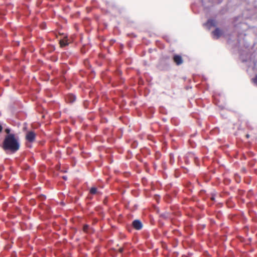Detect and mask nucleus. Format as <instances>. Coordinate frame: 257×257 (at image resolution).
Here are the masks:
<instances>
[{
    "instance_id": "obj_22",
    "label": "nucleus",
    "mask_w": 257,
    "mask_h": 257,
    "mask_svg": "<svg viewBox=\"0 0 257 257\" xmlns=\"http://www.w3.org/2000/svg\"><path fill=\"white\" fill-rule=\"evenodd\" d=\"M45 25H44V26H43L42 28H43V29H45Z\"/></svg>"
},
{
    "instance_id": "obj_19",
    "label": "nucleus",
    "mask_w": 257,
    "mask_h": 257,
    "mask_svg": "<svg viewBox=\"0 0 257 257\" xmlns=\"http://www.w3.org/2000/svg\"><path fill=\"white\" fill-rule=\"evenodd\" d=\"M211 199L212 200H214V197H212L211 198Z\"/></svg>"
},
{
    "instance_id": "obj_17",
    "label": "nucleus",
    "mask_w": 257,
    "mask_h": 257,
    "mask_svg": "<svg viewBox=\"0 0 257 257\" xmlns=\"http://www.w3.org/2000/svg\"><path fill=\"white\" fill-rule=\"evenodd\" d=\"M61 79L62 80H65L66 79L64 76H62Z\"/></svg>"
},
{
    "instance_id": "obj_4",
    "label": "nucleus",
    "mask_w": 257,
    "mask_h": 257,
    "mask_svg": "<svg viewBox=\"0 0 257 257\" xmlns=\"http://www.w3.org/2000/svg\"><path fill=\"white\" fill-rule=\"evenodd\" d=\"M132 227L136 230H140L143 227V224L140 220L136 219L132 222L131 226L128 227V229L130 230L129 228Z\"/></svg>"
},
{
    "instance_id": "obj_13",
    "label": "nucleus",
    "mask_w": 257,
    "mask_h": 257,
    "mask_svg": "<svg viewBox=\"0 0 257 257\" xmlns=\"http://www.w3.org/2000/svg\"><path fill=\"white\" fill-rule=\"evenodd\" d=\"M137 146H138V143H137V142H134L132 144V147H133V148H137Z\"/></svg>"
},
{
    "instance_id": "obj_9",
    "label": "nucleus",
    "mask_w": 257,
    "mask_h": 257,
    "mask_svg": "<svg viewBox=\"0 0 257 257\" xmlns=\"http://www.w3.org/2000/svg\"><path fill=\"white\" fill-rule=\"evenodd\" d=\"M206 25L210 27L216 26V21L214 20L209 19L207 21Z\"/></svg>"
},
{
    "instance_id": "obj_23",
    "label": "nucleus",
    "mask_w": 257,
    "mask_h": 257,
    "mask_svg": "<svg viewBox=\"0 0 257 257\" xmlns=\"http://www.w3.org/2000/svg\"><path fill=\"white\" fill-rule=\"evenodd\" d=\"M249 135H246V137L247 138H249Z\"/></svg>"
},
{
    "instance_id": "obj_1",
    "label": "nucleus",
    "mask_w": 257,
    "mask_h": 257,
    "mask_svg": "<svg viewBox=\"0 0 257 257\" xmlns=\"http://www.w3.org/2000/svg\"><path fill=\"white\" fill-rule=\"evenodd\" d=\"M20 148V144L16 139L14 134L7 135L3 141V148L5 150L10 151L12 153H15Z\"/></svg>"
},
{
    "instance_id": "obj_8",
    "label": "nucleus",
    "mask_w": 257,
    "mask_h": 257,
    "mask_svg": "<svg viewBox=\"0 0 257 257\" xmlns=\"http://www.w3.org/2000/svg\"><path fill=\"white\" fill-rule=\"evenodd\" d=\"M75 96L72 94H69L66 97V100L69 103H73L75 101Z\"/></svg>"
},
{
    "instance_id": "obj_14",
    "label": "nucleus",
    "mask_w": 257,
    "mask_h": 257,
    "mask_svg": "<svg viewBox=\"0 0 257 257\" xmlns=\"http://www.w3.org/2000/svg\"><path fill=\"white\" fill-rule=\"evenodd\" d=\"M253 82L257 86V76L252 79Z\"/></svg>"
},
{
    "instance_id": "obj_11",
    "label": "nucleus",
    "mask_w": 257,
    "mask_h": 257,
    "mask_svg": "<svg viewBox=\"0 0 257 257\" xmlns=\"http://www.w3.org/2000/svg\"><path fill=\"white\" fill-rule=\"evenodd\" d=\"M90 193L91 194H97L99 192L97 190V188L96 187H92L90 190Z\"/></svg>"
},
{
    "instance_id": "obj_7",
    "label": "nucleus",
    "mask_w": 257,
    "mask_h": 257,
    "mask_svg": "<svg viewBox=\"0 0 257 257\" xmlns=\"http://www.w3.org/2000/svg\"><path fill=\"white\" fill-rule=\"evenodd\" d=\"M212 33L214 37H215L216 39H218L222 35L223 32L219 28H216Z\"/></svg>"
},
{
    "instance_id": "obj_12",
    "label": "nucleus",
    "mask_w": 257,
    "mask_h": 257,
    "mask_svg": "<svg viewBox=\"0 0 257 257\" xmlns=\"http://www.w3.org/2000/svg\"><path fill=\"white\" fill-rule=\"evenodd\" d=\"M160 216L164 219H167L169 218V214L168 213H162Z\"/></svg>"
},
{
    "instance_id": "obj_5",
    "label": "nucleus",
    "mask_w": 257,
    "mask_h": 257,
    "mask_svg": "<svg viewBox=\"0 0 257 257\" xmlns=\"http://www.w3.org/2000/svg\"><path fill=\"white\" fill-rule=\"evenodd\" d=\"M35 137L36 134L32 131L28 132L26 136V140L30 143L34 141Z\"/></svg>"
},
{
    "instance_id": "obj_25",
    "label": "nucleus",
    "mask_w": 257,
    "mask_h": 257,
    "mask_svg": "<svg viewBox=\"0 0 257 257\" xmlns=\"http://www.w3.org/2000/svg\"><path fill=\"white\" fill-rule=\"evenodd\" d=\"M88 198H89L90 199H91V197H88Z\"/></svg>"
},
{
    "instance_id": "obj_2",
    "label": "nucleus",
    "mask_w": 257,
    "mask_h": 257,
    "mask_svg": "<svg viewBox=\"0 0 257 257\" xmlns=\"http://www.w3.org/2000/svg\"><path fill=\"white\" fill-rule=\"evenodd\" d=\"M170 58L168 56H163L160 59L159 65V69L162 70H167L170 68Z\"/></svg>"
},
{
    "instance_id": "obj_24",
    "label": "nucleus",
    "mask_w": 257,
    "mask_h": 257,
    "mask_svg": "<svg viewBox=\"0 0 257 257\" xmlns=\"http://www.w3.org/2000/svg\"><path fill=\"white\" fill-rule=\"evenodd\" d=\"M122 250H123V249H122V248H120V252H122Z\"/></svg>"
},
{
    "instance_id": "obj_3",
    "label": "nucleus",
    "mask_w": 257,
    "mask_h": 257,
    "mask_svg": "<svg viewBox=\"0 0 257 257\" xmlns=\"http://www.w3.org/2000/svg\"><path fill=\"white\" fill-rule=\"evenodd\" d=\"M173 62L176 65L179 66L183 63V59L181 56L178 54H173L172 57Z\"/></svg>"
},
{
    "instance_id": "obj_16",
    "label": "nucleus",
    "mask_w": 257,
    "mask_h": 257,
    "mask_svg": "<svg viewBox=\"0 0 257 257\" xmlns=\"http://www.w3.org/2000/svg\"><path fill=\"white\" fill-rule=\"evenodd\" d=\"M173 156L172 155H170V159H171V160L172 161V160H173Z\"/></svg>"
},
{
    "instance_id": "obj_20",
    "label": "nucleus",
    "mask_w": 257,
    "mask_h": 257,
    "mask_svg": "<svg viewBox=\"0 0 257 257\" xmlns=\"http://www.w3.org/2000/svg\"><path fill=\"white\" fill-rule=\"evenodd\" d=\"M66 71H63V74H65V73H66Z\"/></svg>"
},
{
    "instance_id": "obj_18",
    "label": "nucleus",
    "mask_w": 257,
    "mask_h": 257,
    "mask_svg": "<svg viewBox=\"0 0 257 257\" xmlns=\"http://www.w3.org/2000/svg\"><path fill=\"white\" fill-rule=\"evenodd\" d=\"M63 178L64 180H66L67 179V177H66V176H63Z\"/></svg>"
},
{
    "instance_id": "obj_6",
    "label": "nucleus",
    "mask_w": 257,
    "mask_h": 257,
    "mask_svg": "<svg viewBox=\"0 0 257 257\" xmlns=\"http://www.w3.org/2000/svg\"><path fill=\"white\" fill-rule=\"evenodd\" d=\"M82 229L85 233L87 234H91L94 231L93 229L87 224H84L83 225Z\"/></svg>"
},
{
    "instance_id": "obj_10",
    "label": "nucleus",
    "mask_w": 257,
    "mask_h": 257,
    "mask_svg": "<svg viewBox=\"0 0 257 257\" xmlns=\"http://www.w3.org/2000/svg\"><path fill=\"white\" fill-rule=\"evenodd\" d=\"M59 43H60L61 47H65L68 45V43L67 42V41L65 40H60Z\"/></svg>"
},
{
    "instance_id": "obj_15",
    "label": "nucleus",
    "mask_w": 257,
    "mask_h": 257,
    "mask_svg": "<svg viewBox=\"0 0 257 257\" xmlns=\"http://www.w3.org/2000/svg\"><path fill=\"white\" fill-rule=\"evenodd\" d=\"M10 132H11V130L10 128H7L6 130H5V132L7 134V135H9V134H10Z\"/></svg>"
},
{
    "instance_id": "obj_21",
    "label": "nucleus",
    "mask_w": 257,
    "mask_h": 257,
    "mask_svg": "<svg viewBox=\"0 0 257 257\" xmlns=\"http://www.w3.org/2000/svg\"><path fill=\"white\" fill-rule=\"evenodd\" d=\"M45 25H44V26H43L42 28H43V29H45Z\"/></svg>"
}]
</instances>
